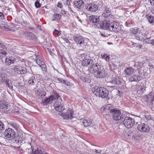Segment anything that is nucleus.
<instances>
[{
    "mask_svg": "<svg viewBox=\"0 0 154 154\" xmlns=\"http://www.w3.org/2000/svg\"><path fill=\"white\" fill-rule=\"evenodd\" d=\"M87 72L88 74L97 73L96 77L99 78H104L106 75L105 69L97 63L93 64L91 66L89 67Z\"/></svg>",
    "mask_w": 154,
    "mask_h": 154,
    "instance_id": "obj_1",
    "label": "nucleus"
},
{
    "mask_svg": "<svg viewBox=\"0 0 154 154\" xmlns=\"http://www.w3.org/2000/svg\"><path fill=\"white\" fill-rule=\"evenodd\" d=\"M94 89V92L97 96L102 98H107L108 96L109 92L105 88H95Z\"/></svg>",
    "mask_w": 154,
    "mask_h": 154,
    "instance_id": "obj_2",
    "label": "nucleus"
},
{
    "mask_svg": "<svg viewBox=\"0 0 154 154\" xmlns=\"http://www.w3.org/2000/svg\"><path fill=\"white\" fill-rule=\"evenodd\" d=\"M15 134L14 130L11 128H9L6 129L4 132V138L6 141H11L14 138Z\"/></svg>",
    "mask_w": 154,
    "mask_h": 154,
    "instance_id": "obj_3",
    "label": "nucleus"
},
{
    "mask_svg": "<svg viewBox=\"0 0 154 154\" xmlns=\"http://www.w3.org/2000/svg\"><path fill=\"white\" fill-rule=\"evenodd\" d=\"M110 112L113 113L112 118L114 120H119L124 117L121 114V111L119 110L112 109L110 110Z\"/></svg>",
    "mask_w": 154,
    "mask_h": 154,
    "instance_id": "obj_4",
    "label": "nucleus"
},
{
    "mask_svg": "<svg viewBox=\"0 0 154 154\" xmlns=\"http://www.w3.org/2000/svg\"><path fill=\"white\" fill-rule=\"evenodd\" d=\"M134 123V119L128 117H126L123 121V124L126 127L128 128L132 127Z\"/></svg>",
    "mask_w": 154,
    "mask_h": 154,
    "instance_id": "obj_5",
    "label": "nucleus"
},
{
    "mask_svg": "<svg viewBox=\"0 0 154 154\" xmlns=\"http://www.w3.org/2000/svg\"><path fill=\"white\" fill-rule=\"evenodd\" d=\"M121 29V25H120L118 23L114 21L111 23L109 31L117 33L120 31Z\"/></svg>",
    "mask_w": 154,
    "mask_h": 154,
    "instance_id": "obj_6",
    "label": "nucleus"
},
{
    "mask_svg": "<svg viewBox=\"0 0 154 154\" xmlns=\"http://www.w3.org/2000/svg\"><path fill=\"white\" fill-rule=\"evenodd\" d=\"M32 143H28V145L29 146L30 148L28 149V150H30V152H33L36 153V154H46V152L43 151V149H41L39 148H38L36 146H32Z\"/></svg>",
    "mask_w": 154,
    "mask_h": 154,
    "instance_id": "obj_7",
    "label": "nucleus"
},
{
    "mask_svg": "<svg viewBox=\"0 0 154 154\" xmlns=\"http://www.w3.org/2000/svg\"><path fill=\"white\" fill-rule=\"evenodd\" d=\"M87 10L90 12H96L98 8L97 4L94 3H90L86 6Z\"/></svg>",
    "mask_w": 154,
    "mask_h": 154,
    "instance_id": "obj_8",
    "label": "nucleus"
},
{
    "mask_svg": "<svg viewBox=\"0 0 154 154\" xmlns=\"http://www.w3.org/2000/svg\"><path fill=\"white\" fill-rule=\"evenodd\" d=\"M137 128L139 131L143 132H148L150 130L149 126L144 123H140L138 124Z\"/></svg>",
    "mask_w": 154,
    "mask_h": 154,
    "instance_id": "obj_9",
    "label": "nucleus"
},
{
    "mask_svg": "<svg viewBox=\"0 0 154 154\" xmlns=\"http://www.w3.org/2000/svg\"><path fill=\"white\" fill-rule=\"evenodd\" d=\"M54 106L55 110L58 112L62 111L65 109V106L62 100L56 102Z\"/></svg>",
    "mask_w": 154,
    "mask_h": 154,
    "instance_id": "obj_10",
    "label": "nucleus"
},
{
    "mask_svg": "<svg viewBox=\"0 0 154 154\" xmlns=\"http://www.w3.org/2000/svg\"><path fill=\"white\" fill-rule=\"evenodd\" d=\"M122 80V79L118 76L113 75L109 82L113 84L119 85L120 84Z\"/></svg>",
    "mask_w": 154,
    "mask_h": 154,
    "instance_id": "obj_11",
    "label": "nucleus"
},
{
    "mask_svg": "<svg viewBox=\"0 0 154 154\" xmlns=\"http://www.w3.org/2000/svg\"><path fill=\"white\" fill-rule=\"evenodd\" d=\"M111 23L110 20L109 19H106L103 21V22L101 23L100 26L103 29L109 30Z\"/></svg>",
    "mask_w": 154,
    "mask_h": 154,
    "instance_id": "obj_12",
    "label": "nucleus"
},
{
    "mask_svg": "<svg viewBox=\"0 0 154 154\" xmlns=\"http://www.w3.org/2000/svg\"><path fill=\"white\" fill-rule=\"evenodd\" d=\"M73 39L77 44L80 45L84 42V38L81 35H74Z\"/></svg>",
    "mask_w": 154,
    "mask_h": 154,
    "instance_id": "obj_13",
    "label": "nucleus"
},
{
    "mask_svg": "<svg viewBox=\"0 0 154 154\" xmlns=\"http://www.w3.org/2000/svg\"><path fill=\"white\" fill-rule=\"evenodd\" d=\"M73 111L68 109L66 113H63V117L65 119H71L72 118Z\"/></svg>",
    "mask_w": 154,
    "mask_h": 154,
    "instance_id": "obj_14",
    "label": "nucleus"
},
{
    "mask_svg": "<svg viewBox=\"0 0 154 154\" xmlns=\"http://www.w3.org/2000/svg\"><path fill=\"white\" fill-rule=\"evenodd\" d=\"M89 20L91 23L95 25L99 22L100 20L99 17L95 15H92L90 16Z\"/></svg>",
    "mask_w": 154,
    "mask_h": 154,
    "instance_id": "obj_15",
    "label": "nucleus"
},
{
    "mask_svg": "<svg viewBox=\"0 0 154 154\" xmlns=\"http://www.w3.org/2000/svg\"><path fill=\"white\" fill-rule=\"evenodd\" d=\"M2 29L7 31L13 32L15 31V25L14 24H7L6 26H3Z\"/></svg>",
    "mask_w": 154,
    "mask_h": 154,
    "instance_id": "obj_16",
    "label": "nucleus"
},
{
    "mask_svg": "<svg viewBox=\"0 0 154 154\" xmlns=\"http://www.w3.org/2000/svg\"><path fill=\"white\" fill-rule=\"evenodd\" d=\"M80 122L82 125L85 127L90 125L91 123V121L89 119L85 118V119H82L81 120Z\"/></svg>",
    "mask_w": 154,
    "mask_h": 154,
    "instance_id": "obj_17",
    "label": "nucleus"
},
{
    "mask_svg": "<svg viewBox=\"0 0 154 154\" xmlns=\"http://www.w3.org/2000/svg\"><path fill=\"white\" fill-rule=\"evenodd\" d=\"M125 74L126 76H130L132 74L134 71V69L131 67H126L124 70Z\"/></svg>",
    "mask_w": 154,
    "mask_h": 154,
    "instance_id": "obj_18",
    "label": "nucleus"
},
{
    "mask_svg": "<svg viewBox=\"0 0 154 154\" xmlns=\"http://www.w3.org/2000/svg\"><path fill=\"white\" fill-rule=\"evenodd\" d=\"M93 61L91 59L87 58L81 61V64L83 66H87L90 64H92Z\"/></svg>",
    "mask_w": 154,
    "mask_h": 154,
    "instance_id": "obj_19",
    "label": "nucleus"
},
{
    "mask_svg": "<svg viewBox=\"0 0 154 154\" xmlns=\"http://www.w3.org/2000/svg\"><path fill=\"white\" fill-rule=\"evenodd\" d=\"M102 15L105 17H108L111 14V11L109 8L107 6H105Z\"/></svg>",
    "mask_w": 154,
    "mask_h": 154,
    "instance_id": "obj_20",
    "label": "nucleus"
},
{
    "mask_svg": "<svg viewBox=\"0 0 154 154\" xmlns=\"http://www.w3.org/2000/svg\"><path fill=\"white\" fill-rule=\"evenodd\" d=\"M50 97H52L53 100H57L58 101H60L62 100L61 98L58 94L56 91H54L53 92V95H51Z\"/></svg>",
    "mask_w": 154,
    "mask_h": 154,
    "instance_id": "obj_21",
    "label": "nucleus"
},
{
    "mask_svg": "<svg viewBox=\"0 0 154 154\" xmlns=\"http://www.w3.org/2000/svg\"><path fill=\"white\" fill-rule=\"evenodd\" d=\"M74 4L77 8L81 9L84 6V3L82 0H77L74 2Z\"/></svg>",
    "mask_w": 154,
    "mask_h": 154,
    "instance_id": "obj_22",
    "label": "nucleus"
},
{
    "mask_svg": "<svg viewBox=\"0 0 154 154\" xmlns=\"http://www.w3.org/2000/svg\"><path fill=\"white\" fill-rule=\"evenodd\" d=\"M36 94L39 98L43 99L45 97L46 93L43 91H38Z\"/></svg>",
    "mask_w": 154,
    "mask_h": 154,
    "instance_id": "obj_23",
    "label": "nucleus"
},
{
    "mask_svg": "<svg viewBox=\"0 0 154 154\" xmlns=\"http://www.w3.org/2000/svg\"><path fill=\"white\" fill-rule=\"evenodd\" d=\"M52 97H50L48 98H46L45 99L42 100V103L43 105H47L48 104L51 103L53 101L52 99Z\"/></svg>",
    "mask_w": 154,
    "mask_h": 154,
    "instance_id": "obj_24",
    "label": "nucleus"
},
{
    "mask_svg": "<svg viewBox=\"0 0 154 154\" xmlns=\"http://www.w3.org/2000/svg\"><path fill=\"white\" fill-rule=\"evenodd\" d=\"M8 105L7 102H6L5 100L0 101V109L6 110L8 108Z\"/></svg>",
    "mask_w": 154,
    "mask_h": 154,
    "instance_id": "obj_25",
    "label": "nucleus"
},
{
    "mask_svg": "<svg viewBox=\"0 0 154 154\" xmlns=\"http://www.w3.org/2000/svg\"><path fill=\"white\" fill-rule=\"evenodd\" d=\"M129 80L131 82H137L140 80V77L139 76L137 75H133L130 77Z\"/></svg>",
    "mask_w": 154,
    "mask_h": 154,
    "instance_id": "obj_26",
    "label": "nucleus"
},
{
    "mask_svg": "<svg viewBox=\"0 0 154 154\" xmlns=\"http://www.w3.org/2000/svg\"><path fill=\"white\" fill-rule=\"evenodd\" d=\"M147 100L149 101L152 102L154 100V93L153 92L150 93L148 95H147Z\"/></svg>",
    "mask_w": 154,
    "mask_h": 154,
    "instance_id": "obj_27",
    "label": "nucleus"
},
{
    "mask_svg": "<svg viewBox=\"0 0 154 154\" xmlns=\"http://www.w3.org/2000/svg\"><path fill=\"white\" fill-rule=\"evenodd\" d=\"M35 82H36V79L35 76H32L29 78L28 83L31 85H35Z\"/></svg>",
    "mask_w": 154,
    "mask_h": 154,
    "instance_id": "obj_28",
    "label": "nucleus"
},
{
    "mask_svg": "<svg viewBox=\"0 0 154 154\" xmlns=\"http://www.w3.org/2000/svg\"><path fill=\"white\" fill-rule=\"evenodd\" d=\"M140 31L139 29L137 27L134 28H132L130 31V33L131 34L135 35L139 32Z\"/></svg>",
    "mask_w": 154,
    "mask_h": 154,
    "instance_id": "obj_29",
    "label": "nucleus"
},
{
    "mask_svg": "<svg viewBox=\"0 0 154 154\" xmlns=\"http://www.w3.org/2000/svg\"><path fill=\"white\" fill-rule=\"evenodd\" d=\"M15 60L12 58H6L5 63L6 65H9L13 63Z\"/></svg>",
    "mask_w": 154,
    "mask_h": 154,
    "instance_id": "obj_30",
    "label": "nucleus"
},
{
    "mask_svg": "<svg viewBox=\"0 0 154 154\" xmlns=\"http://www.w3.org/2000/svg\"><path fill=\"white\" fill-rule=\"evenodd\" d=\"M42 68L43 72H45L47 71V68L46 65L44 62H42L41 64L39 66Z\"/></svg>",
    "mask_w": 154,
    "mask_h": 154,
    "instance_id": "obj_31",
    "label": "nucleus"
},
{
    "mask_svg": "<svg viewBox=\"0 0 154 154\" xmlns=\"http://www.w3.org/2000/svg\"><path fill=\"white\" fill-rule=\"evenodd\" d=\"M6 84L9 88L11 90L13 89V87L11 80L8 79L6 80Z\"/></svg>",
    "mask_w": 154,
    "mask_h": 154,
    "instance_id": "obj_32",
    "label": "nucleus"
},
{
    "mask_svg": "<svg viewBox=\"0 0 154 154\" xmlns=\"http://www.w3.org/2000/svg\"><path fill=\"white\" fill-rule=\"evenodd\" d=\"M147 19L150 23H154V17L152 15L148 16Z\"/></svg>",
    "mask_w": 154,
    "mask_h": 154,
    "instance_id": "obj_33",
    "label": "nucleus"
},
{
    "mask_svg": "<svg viewBox=\"0 0 154 154\" xmlns=\"http://www.w3.org/2000/svg\"><path fill=\"white\" fill-rule=\"evenodd\" d=\"M102 57L106 61H109L110 58V56L108 55L107 54L103 53L101 54Z\"/></svg>",
    "mask_w": 154,
    "mask_h": 154,
    "instance_id": "obj_34",
    "label": "nucleus"
},
{
    "mask_svg": "<svg viewBox=\"0 0 154 154\" xmlns=\"http://www.w3.org/2000/svg\"><path fill=\"white\" fill-rule=\"evenodd\" d=\"M35 61L36 63L39 66L40 64H41L42 62H43L41 58H40L38 56H37L35 57Z\"/></svg>",
    "mask_w": 154,
    "mask_h": 154,
    "instance_id": "obj_35",
    "label": "nucleus"
},
{
    "mask_svg": "<svg viewBox=\"0 0 154 154\" xmlns=\"http://www.w3.org/2000/svg\"><path fill=\"white\" fill-rule=\"evenodd\" d=\"M87 55L83 53L80 54L79 56V59L82 61L83 60L87 58Z\"/></svg>",
    "mask_w": 154,
    "mask_h": 154,
    "instance_id": "obj_36",
    "label": "nucleus"
},
{
    "mask_svg": "<svg viewBox=\"0 0 154 154\" xmlns=\"http://www.w3.org/2000/svg\"><path fill=\"white\" fill-rule=\"evenodd\" d=\"M18 139V140H16V143L18 144L19 143L25 142V141L24 140H25V138L23 137H20V138Z\"/></svg>",
    "mask_w": 154,
    "mask_h": 154,
    "instance_id": "obj_37",
    "label": "nucleus"
},
{
    "mask_svg": "<svg viewBox=\"0 0 154 154\" xmlns=\"http://www.w3.org/2000/svg\"><path fill=\"white\" fill-rule=\"evenodd\" d=\"M53 17L57 20H60L61 18V15L58 14H54L53 15Z\"/></svg>",
    "mask_w": 154,
    "mask_h": 154,
    "instance_id": "obj_38",
    "label": "nucleus"
},
{
    "mask_svg": "<svg viewBox=\"0 0 154 154\" xmlns=\"http://www.w3.org/2000/svg\"><path fill=\"white\" fill-rule=\"evenodd\" d=\"M57 80L59 82L61 83H62L63 84H65L67 85H69L68 84V82H67L66 81L63 80L61 78H58Z\"/></svg>",
    "mask_w": 154,
    "mask_h": 154,
    "instance_id": "obj_39",
    "label": "nucleus"
},
{
    "mask_svg": "<svg viewBox=\"0 0 154 154\" xmlns=\"http://www.w3.org/2000/svg\"><path fill=\"white\" fill-rule=\"evenodd\" d=\"M136 65L137 66V69H139L143 67V64L141 62H138L137 63V64Z\"/></svg>",
    "mask_w": 154,
    "mask_h": 154,
    "instance_id": "obj_40",
    "label": "nucleus"
},
{
    "mask_svg": "<svg viewBox=\"0 0 154 154\" xmlns=\"http://www.w3.org/2000/svg\"><path fill=\"white\" fill-rule=\"evenodd\" d=\"M132 45H134V46L136 48H138L139 49H141L142 47V45L141 44L135 43H133Z\"/></svg>",
    "mask_w": 154,
    "mask_h": 154,
    "instance_id": "obj_41",
    "label": "nucleus"
},
{
    "mask_svg": "<svg viewBox=\"0 0 154 154\" xmlns=\"http://www.w3.org/2000/svg\"><path fill=\"white\" fill-rule=\"evenodd\" d=\"M4 126L3 123L0 121V132H2L4 130Z\"/></svg>",
    "mask_w": 154,
    "mask_h": 154,
    "instance_id": "obj_42",
    "label": "nucleus"
},
{
    "mask_svg": "<svg viewBox=\"0 0 154 154\" xmlns=\"http://www.w3.org/2000/svg\"><path fill=\"white\" fill-rule=\"evenodd\" d=\"M143 42L144 43H150L151 44V40L149 38H147L143 39Z\"/></svg>",
    "mask_w": 154,
    "mask_h": 154,
    "instance_id": "obj_43",
    "label": "nucleus"
},
{
    "mask_svg": "<svg viewBox=\"0 0 154 154\" xmlns=\"http://www.w3.org/2000/svg\"><path fill=\"white\" fill-rule=\"evenodd\" d=\"M135 38L139 40L142 41L143 40V38L141 36H140L139 35H137L135 36Z\"/></svg>",
    "mask_w": 154,
    "mask_h": 154,
    "instance_id": "obj_44",
    "label": "nucleus"
},
{
    "mask_svg": "<svg viewBox=\"0 0 154 154\" xmlns=\"http://www.w3.org/2000/svg\"><path fill=\"white\" fill-rule=\"evenodd\" d=\"M64 4L66 5H70V0H62Z\"/></svg>",
    "mask_w": 154,
    "mask_h": 154,
    "instance_id": "obj_45",
    "label": "nucleus"
},
{
    "mask_svg": "<svg viewBox=\"0 0 154 154\" xmlns=\"http://www.w3.org/2000/svg\"><path fill=\"white\" fill-rule=\"evenodd\" d=\"M132 133L131 131H128L127 132L126 136L127 137V138L130 139L131 136H132Z\"/></svg>",
    "mask_w": 154,
    "mask_h": 154,
    "instance_id": "obj_46",
    "label": "nucleus"
},
{
    "mask_svg": "<svg viewBox=\"0 0 154 154\" xmlns=\"http://www.w3.org/2000/svg\"><path fill=\"white\" fill-rule=\"evenodd\" d=\"M12 127L15 129L17 130L19 128V126L18 125L16 124L15 123L11 125Z\"/></svg>",
    "mask_w": 154,
    "mask_h": 154,
    "instance_id": "obj_47",
    "label": "nucleus"
},
{
    "mask_svg": "<svg viewBox=\"0 0 154 154\" xmlns=\"http://www.w3.org/2000/svg\"><path fill=\"white\" fill-rule=\"evenodd\" d=\"M21 136L22 135L20 133V135H19V134H18V135L17 136H15V137L14 138V140L15 141V142H14L15 143H16V140H18V138H20V137H22Z\"/></svg>",
    "mask_w": 154,
    "mask_h": 154,
    "instance_id": "obj_48",
    "label": "nucleus"
},
{
    "mask_svg": "<svg viewBox=\"0 0 154 154\" xmlns=\"http://www.w3.org/2000/svg\"><path fill=\"white\" fill-rule=\"evenodd\" d=\"M35 7L36 8H39L41 7V5L39 2L38 1H36L35 3Z\"/></svg>",
    "mask_w": 154,
    "mask_h": 154,
    "instance_id": "obj_49",
    "label": "nucleus"
},
{
    "mask_svg": "<svg viewBox=\"0 0 154 154\" xmlns=\"http://www.w3.org/2000/svg\"><path fill=\"white\" fill-rule=\"evenodd\" d=\"M62 39L66 42L67 44L68 45H70V42L67 38L65 37H63L62 38Z\"/></svg>",
    "mask_w": 154,
    "mask_h": 154,
    "instance_id": "obj_50",
    "label": "nucleus"
},
{
    "mask_svg": "<svg viewBox=\"0 0 154 154\" xmlns=\"http://www.w3.org/2000/svg\"><path fill=\"white\" fill-rule=\"evenodd\" d=\"M5 49L6 48L5 45L4 44L0 43V50H5Z\"/></svg>",
    "mask_w": 154,
    "mask_h": 154,
    "instance_id": "obj_51",
    "label": "nucleus"
},
{
    "mask_svg": "<svg viewBox=\"0 0 154 154\" xmlns=\"http://www.w3.org/2000/svg\"><path fill=\"white\" fill-rule=\"evenodd\" d=\"M54 31L56 34L58 36H59L60 35L61 32L57 30L56 29H55Z\"/></svg>",
    "mask_w": 154,
    "mask_h": 154,
    "instance_id": "obj_52",
    "label": "nucleus"
},
{
    "mask_svg": "<svg viewBox=\"0 0 154 154\" xmlns=\"http://www.w3.org/2000/svg\"><path fill=\"white\" fill-rule=\"evenodd\" d=\"M21 72H22V74L26 73L27 72V70L25 68H21Z\"/></svg>",
    "mask_w": 154,
    "mask_h": 154,
    "instance_id": "obj_53",
    "label": "nucleus"
},
{
    "mask_svg": "<svg viewBox=\"0 0 154 154\" xmlns=\"http://www.w3.org/2000/svg\"><path fill=\"white\" fill-rule=\"evenodd\" d=\"M19 68L17 67V66H15L14 67L12 68L11 69L13 70L15 72H16Z\"/></svg>",
    "mask_w": 154,
    "mask_h": 154,
    "instance_id": "obj_54",
    "label": "nucleus"
},
{
    "mask_svg": "<svg viewBox=\"0 0 154 154\" xmlns=\"http://www.w3.org/2000/svg\"><path fill=\"white\" fill-rule=\"evenodd\" d=\"M0 53L4 55H6L7 54V53L5 52V50H0Z\"/></svg>",
    "mask_w": 154,
    "mask_h": 154,
    "instance_id": "obj_55",
    "label": "nucleus"
},
{
    "mask_svg": "<svg viewBox=\"0 0 154 154\" xmlns=\"http://www.w3.org/2000/svg\"><path fill=\"white\" fill-rule=\"evenodd\" d=\"M57 6L58 8H61L63 7V5L62 3L58 2L57 5Z\"/></svg>",
    "mask_w": 154,
    "mask_h": 154,
    "instance_id": "obj_56",
    "label": "nucleus"
},
{
    "mask_svg": "<svg viewBox=\"0 0 154 154\" xmlns=\"http://www.w3.org/2000/svg\"><path fill=\"white\" fill-rule=\"evenodd\" d=\"M5 16L2 12H0V19H3L4 18Z\"/></svg>",
    "mask_w": 154,
    "mask_h": 154,
    "instance_id": "obj_57",
    "label": "nucleus"
},
{
    "mask_svg": "<svg viewBox=\"0 0 154 154\" xmlns=\"http://www.w3.org/2000/svg\"><path fill=\"white\" fill-rule=\"evenodd\" d=\"M16 73L18 74H22V72H21V68H19V69L17 70Z\"/></svg>",
    "mask_w": 154,
    "mask_h": 154,
    "instance_id": "obj_58",
    "label": "nucleus"
},
{
    "mask_svg": "<svg viewBox=\"0 0 154 154\" xmlns=\"http://www.w3.org/2000/svg\"><path fill=\"white\" fill-rule=\"evenodd\" d=\"M149 70H150V72H152L154 71V69L152 66H149Z\"/></svg>",
    "mask_w": 154,
    "mask_h": 154,
    "instance_id": "obj_59",
    "label": "nucleus"
},
{
    "mask_svg": "<svg viewBox=\"0 0 154 154\" xmlns=\"http://www.w3.org/2000/svg\"><path fill=\"white\" fill-rule=\"evenodd\" d=\"M28 148H27L26 150L30 154H36V153L34 152H30V150H28Z\"/></svg>",
    "mask_w": 154,
    "mask_h": 154,
    "instance_id": "obj_60",
    "label": "nucleus"
},
{
    "mask_svg": "<svg viewBox=\"0 0 154 154\" xmlns=\"http://www.w3.org/2000/svg\"><path fill=\"white\" fill-rule=\"evenodd\" d=\"M140 88V86L139 85H136V89L137 91H139Z\"/></svg>",
    "mask_w": 154,
    "mask_h": 154,
    "instance_id": "obj_61",
    "label": "nucleus"
},
{
    "mask_svg": "<svg viewBox=\"0 0 154 154\" xmlns=\"http://www.w3.org/2000/svg\"><path fill=\"white\" fill-rule=\"evenodd\" d=\"M146 88V87L143 86H142L140 88V89L141 91L145 90Z\"/></svg>",
    "mask_w": 154,
    "mask_h": 154,
    "instance_id": "obj_62",
    "label": "nucleus"
},
{
    "mask_svg": "<svg viewBox=\"0 0 154 154\" xmlns=\"http://www.w3.org/2000/svg\"><path fill=\"white\" fill-rule=\"evenodd\" d=\"M150 2L152 5H154V0H150Z\"/></svg>",
    "mask_w": 154,
    "mask_h": 154,
    "instance_id": "obj_63",
    "label": "nucleus"
},
{
    "mask_svg": "<svg viewBox=\"0 0 154 154\" xmlns=\"http://www.w3.org/2000/svg\"><path fill=\"white\" fill-rule=\"evenodd\" d=\"M61 13L63 15L66 14V12L65 11L63 10H61Z\"/></svg>",
    "mask_w": 154,
    "mask_h": 154,
    "instance_id": "obj_64",
    "label": "nucleus"
}]
</instances>
